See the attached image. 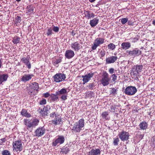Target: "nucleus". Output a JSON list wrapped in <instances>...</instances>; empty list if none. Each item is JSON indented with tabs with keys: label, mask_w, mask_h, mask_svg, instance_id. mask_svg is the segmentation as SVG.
<instances>
[{
	"label": "nucleus",
	"mask_w": 155,
	"mask_h": 155,
	"mask_svg": "<svg viewBox=\"0 0 155 155\" xmlns=\"http://www.w3.org/2000/svg\"><path fill=\"white\" fill-rule=\"evenodd\" d=\"M99 20L97 18H94L90 21V24L92 27L96 26L98 23Z\"/></svg>",
	"instance_id": "a878e982"
},
{
	"label": "nucleus",
	"mask_w": 155,
	"mask_h": 155,
	"mask_svg": "<svg viewBox=\"0 0 155 155\" xmlns=\"http://www.w3.org/2000/svg\"><path fill=\"white\" fill-rule=\"evenodd\" d=\"M128 21V18H123L121 19V22L123 25L125 24Z\"/></svg>",
	"instance_id": "58836bf2"
},
{
	"label": "nucleus",
	"mask_w": 155,
	"mask_h": 155,
	"mask_svg": "<svg viewBox=\"0 0 155 155\" xmlns=\"http://www.w3.org/2000/svg\"><path fill=\"white\" fill-rule=\"evenodd\" d=\"M46 100L45 99H43L41 100L40 102V104L41 105H43L46 104Z\"/></svg>",
	"instance_id": "49530a36"
},
{
	"label": "nucleus",
	"mask_w": 155,
	"mask_h": 155,
	"mask_svg": "<svg viewBox=\"0 0 155 155\" xmlns=\"http://www.w3.org/2000/svg\"><path fill=\"white\" fill-rule=\"evenodd\" d=\"M94 74L93 73H88L84 76H82L83 78V84L88 82L94 76Z\"/></svg>",
	"instance_id": "2eb2a0df"
},
{
	"label": "nucleus",
	"mask_w": 155,
	"mask_h": 155,
	"mask_svg": "<svg viewBox=\"0 0 155 155\" xmlns=\"http://www.w3.org/2000/svg\"><path fill=\"white\" fill-rule=\"evenodd\" d=\"M33 125L34 126H37L39 123V120L38 119H34L33 120Z\"/></svg>",
	"instance_id": "37998d69"
},
{
	"label": "nucleus",
	"mask_w": 155,
	"mask_h": 155,
	"mask_svg": "<svg viewBox=\"0 0 155 155\" xmlns=\"http://www.w3.org/2000/svg\"><path fill=\"white\" fill-rule=\"evenodd\" d=\"M43 95L45 97H48L49 96H50V95L48 92L44 94Z\"/></svg>",
	"instance_id": "5fc2aeb1"
},
{
	"label": "nucleus",
	"mask_w": 155,
	"mask_h": 155,
	"mask_svg": "<svg viewBox=\"0 0 155 155\" xmlns=\"http://www.w3.org/2000/svg\"><path fill=\"white\" fill-rule=\"evenodd\" d=\"M113 144L114 146H117L118 145V142L119 140L118 138H115L113 139Z\"/></svg>",
	"instance_id": "e433bc0d"
},
{
	"label": "nucleus",
	"mask_w": 155,
	"mask_h": 155,
	"mask_svg": "<svg viewBox=\"0 0 155 155\" xmlns=\"http://www.w3.org/2000/svg\"><path fill=\"white\" fill-rule=\"evenodd\" d=\"M127 53L130 57H135L140 55L141 51L138 48H135L132 50H128L126 51Z\"/></svg>",
	"instance_id": "6e6552de"
},
{
	"label": "nucleus",
	"mask_w": 155,
	"mask_h": 155,
	"mask_svg": "<svg viewBox=\"0 0 155 155\" xmlns=\"http://www.w3.org/2000/svg\"><path fill=\"white\" fill-rule=\"evenodd\" d=\"M110 80V79L109 77V75L108 73L106 71H103L100 80V82L101 84L104 86L108 85L109 84Z\"/></svg>",
	"instance_id": "f03ea898"
},
{
	"label": "nucleus",
	"mask_w": 155,
	"mask_h": 155,
	"mask_svg": "<svg viewBox=\"0 0 155 155\" xmlns=\"http://www.w3.org/2000/svg\"><path fill=\"white\" fill-rule=\"evenodd\" d=\"M29 57H27L26 58L23 57L21 59V61L22 62L26 65L28 69H30L31 68V64L29 61Z\"/></svg>",
	"instance_id": "6ab92c4d"
},
{
	"label": "nucleus",
	"mask_w": 155,
	"mask_h": 155,
	"mask_svg": "<svg viewBox=\"0 0 155 155\" xmlns=\"http://www.w3.org/2000/svg\"><path fill=\"white\" fill-rule=\"evenodd\" d=\"M21 17L18 16H17L15 19V23L16 25H19V24L21 22Z\"/></svg>",
	"instance_id": "f704fd0d"
},
{
	"label": "nucleus",
	"mask_w": 155,
	"mask_h": 155,
	"mask_svg": "<svg viewBox=\"0 0 155 155\" xmlns=\"http://www.w3.org/2000/svg\"><path fill=\"white\" fill-rule=\"evenodd\" d=\"M109 112L105 111L103 112L101 114V117L105 120H109L110 119V117L109 115Z\"/></svg>",
	"instance_id": "bb28decb"
},
{
	"label": "nucleus",
	"mask_w": 155,
	"mask_h": 155,
	"mask_svg": "<svg viewBox=\"0 0 155 155\" xmlns=\"http://www.w3.org/2000/svg\"><path fill=\"white\" fill-rule=\"evenodd\" d=\"M1 72H2V71H0V74L1 73Z\"/></svg>",
	"instance_id": "774afa93"
},
{
	"label": "nucleus",
	"mask_w": 155,
	"mask_h": 155,
	"mask_svg": "<svg viewBox=\"0 0 155 155\" xmlns=\"http://www.w3.org/2000/svg\"><path fill=\"white\" fill-rule=\"evenodd\" d=\"M91 92H90V93H89L88 94V95H91Z\"/></svg>",
	"instance_id": "338daca9"
},
{
	"label": "nucleus",
	"mask_w": 155,
	"mask_h": 155,
	"mask_svg": "<svg viewBox=\"0 0 155 155\" xmlns=\"http://www.w3.org/2000/svg\"><path fill=\"white\" fill-rule=\"evenodd\" d=\"M84 125V120L83 119H81L79 120L78 123L74 125L72 130L77 132H79L82 130Z\"/></svg>",
	"instance_id": "7ed1b4c3"
},
{
	"label": "nucleus",
	"mask_w": 155,
	"mask_h": 155,
	"mask_svg": "<svg viewBox=\"0 0 155 155\" xmlns=\"http://www.w3.org/2000/svg\"><path fill=\"white\" fill-rule=\"evenodd\" d=\"M100 54L101 57V58L103 57L105 55V52L104 51V50L103 49L101 51Z\"/></svg>",
	"instance_id": "de8ad7c7"
},
{
	"label": "nucleus",
	"mask_w": 155,
	"mask_h": 155,
	"mask_svg": "<svg viewBox=\"0 0 155 155\" xmlns=\"http://www.w3.org/2000/svg\"><path fill=\"white\" fill-rule=\"evenodd\" d=\"M54 82L59 83L64 81L66 78L65 74L63 73H57L53 77Z\"/></svg>",
	"instance_id": "39448f33"
},
{
	"label": "nucleus",
	"mask_w": 155,
	"mask_h": 155,
	"mask_svg": "<svg viewBox=\"0 0 155 155\" xmlns=\"http://www.w3.org/2000/svg\"><path fill=\"white\" fill-rule=\"evenodd\" d=\"M137 89L135 87L129 86L127 87L125 90V93L129 95H134L137 92Z\"/></svg>",
	"instance_id": "1a4fd4ad"
},
{
	"label": "nucleus",
	"mask_w": 155,
	"mask_h": 155,
	"mask_svg": "<svg viewBox=\"0 0 155 155\" xmlns=\"http://www.w3.org/2000/svg\"><path fill=\"white\" fill-rule=\"evenodd\" d=\"M67 88H63L60 91H56V93L59 96H60V98L62 100L64 101L67 99V94L69 92L67 91Z\"/></svg>",
	"instance_id": "20e7f679"
},
{
	"label": "nucleus",
	"mask_w": 155,
	"mask_h": 155,
	"mask_svg": "<svg viewBox=\"0 0 155 155\" xmlns=\"http://www.w3.org/2000/svg\"><path fill=\"white\" fill-rule=\"evenodd\" d=\"M144 135L143 134H140L139 135V138L141 139H142Z\"/></svg>",
	"instance_id": "13d9d810"
},
{
	"label": "nucleus",
	"mask_w": 155,
	"mask_h": 155,
	"mask_svg": "<svg viewBox=\"0 0 155 155\" xmlns=\"http://www.w3.org/2000/svg\"><path fill=\"white\" fill-rule=\"evenodd\" d=\"M45 132V129L43 127H40L36 129L35 133L36 136L40 137L43 135Z\"/></svg>",
	"instance_id": "f8f14e48"
},
{
	"label": "nucleus",
	"mask_w": 155,
	"mask_h": 155,
	"mask_svg": "<svg viewBox=\"0 0 155 155\" xmlns=\"http://www.w3.org/2000/svg\"><path fill=\"white\" fill-rule=\"evenodd\" d=\"M2 155H11L10 153L7 150L3 151L2 152Z\"/></svg>",
	"instance_id": "4c0bfd02"
},
{
	"label": "nucleus",
	"mask_w": 155,
	"mask_h": 155,
	"mask_svg": "<svg viewBox=\"0 0 155 155\" xmlns=\"http://www.w3.org/2000/svg\"><path fill=\"white\" fill-rule=\"evenodd\" d=\"M101 151L99 149H92L88 153L89 155H99Z\"/></svg>",
	"instance_id": "aec40b11"
},
{
	"label": "nucleus",
	"mask_w": 155,
	"mask_h": 155,
	"mask_svg": "<svg viewBox=\"0 0 155 155\" xmlns=\"http://www.w3.org/2000/svg\"><path fill=\"white\" fill-rule=\"evenodd\" d=\"M96 0H89L90 2H93L95 1Z\"/></svg>",
	"instance_id": "680f3d73"
},
{
	"label": "nucleus",
	"mask_w": 155,
	"mask_h": 155,
	"mask_svg": "<svg viewBox=\"0 0 155 155\" xmlns=\"http://www.w3.org/2000/svg\"><path fill=\"white\" fill-rule=\"evenodd\" d=\"M81 46L78 41H76L71 44V48L75 51H78L81 48Z\"/></svg>",
	"instance_id": "ddd939ff"
},
{
	"label": "nucleus",
	"mask_w": 155,
	"mask_h": 155,
	"mask_svg": "<svg viewBox=\"0 0 155 155\" xmlns=\"http://www.w3.org/2000/svg\"><path fill=\"white\" fill-rule=\"evenodd\" d=\"M2 58H0V68H1L2 64Z\"/></svg>",
	"instance_id": "4d7b16f0"
},
{
	"label": "nucleus",
	"mask_w": 155,
	"mask_h": 155,
	"mask_svg": "<svg viewBox=\"0 0 155 155\" xmlns=\"http://www.w3.org/2000/svg\"><path fill=\"white\" fill-rule=\"evenodd\" d=\"M24 124L26 126L29 128L31 127V120L28 119H25L24 121Z\"/></svg>",
	"instance_id": "c85d7f7f"
},
{
	"label": "nucleus",
	"mask_w": 155,
	"mask_h": 155,
	"mask_svg": "<svg viewBox=\"0 0 155 155\" xmlns=\"http://www.w3.org/2000/svg\"><path fill=\"white\" fill-rule=\"evenodd\" d=\"M1 140L2 141V142L1 143H3L6 141L5 138H2L1 139Z\"/></svg>",
	"instance_id": "bf43d9fd"
},
{
	"label": "nucleus",
	"mask_w": 155,
	"mask_h": 155,
	"mask_svg": "<svg viewBox=\"0 0 155 155\" xmlns=\"http://www.w3.org/2000/svg\"><path fill=\"white\" fill-rule=\"evenodd\" d=\"M61 61V59L59 58L58 59H57L54 62V64L55 65H56V64H58V63H60Z\"/></svg>",
	"instance_id": "09e8293b"
},
{
	"label": "nucleus",
	"mask_w": 155,
	"mask_h": 155,
	"mask_svg": "<svg viewBox=\"0 0 155 155\" xmlns=\"http://www.w3.org/2000/svg\"><path fill=\"white\" fill-rule=\"evenodd\" d=\"M117 57L116 56H112L107 58L106 62L107 64H111L114 63L117 59Z\"/></svg>",
	"instance_id": "4be33fe9"
},
{
	"label": "nucleus",
	"mask_w": 155,
	"mask_h": 155,
	"mask_svg": "<svg viewBox=\"0 0 155 155\" xmlns=\"http://www.w3.org/2000/svg\"><path fill=\"white\" fill-rule=\"evenodd\" d=\"M107 47L109 49L112 51L114 50L116 48V45L112 43H110L108 44L107 45Z\"/></svg>",
	"instance_id": "72a5a7b5"
},
{
	"label": "nucleus",
	"mask_w": 155,
	"mask_h": 155,
	"mask_svg": "<svg viewBox=\"0 0 155 155\" xmlns=\"http://www.w3.org/2000/svg\"><path fill=\"white\" fill-rule=\"evenodd\" d=\"M52 33V30L51 28H48L46 34L48 36L51 35Z\"/></svg>",
	"instance_id": "ea45409f"
},
{
	"label": "nucleus",
	"mask_w": 155,
	"mask_h": 155,
	"mask_svg": "<svg viewBox=\"0 0 155 155\" xmlns=\"http://www.w3.org/2000/svg\"><path fill=\"white\" fill-rule=\"evenodd\" d=\"M32 88L34 90H38L39 88L38 84L35 82L32 83Z\"/></svg>",
	"instance_id": "c9c22d12"
},
{
	"label": "nucleus",
	"mask_w": 155,
	"mask_h": 155,
	"mask_svg": "<svg viewBox=\"0 0 155 155\" xmlns=\"http://www.w3.org/2000/svg\"><path fill=\"white\" fill-rule=\"evenodd\" d=\"M132 40V42L133 43H135L138 40V39L137 37H135L131 39Z\"/></svg>",
	"instance_id": "3c124183"
},
{
	"label": "nucleus",
	"mask_w": 155,
	"mask_h": 155,
	"mask_svg": "<svg viewBox=\"0 0 155 155\" xmlns=\"http://www.w3.org/2000/svg\"><path fill=\"white\" fill-rule=\"evenodd\" d=\"M87 93H86V95H85V97H87Z\"/></svg>",
	"instance_id": "69168bd1"
},
{
	"label": "nucleus",
	"mask_w": 155,
	"mask_h": 155,
	"mask_svg": "<svg viewBox=\"0 0 155 155\" xmlns=\"http://www.w3.org/2000/svg\"><path fill=\"white\" fill-rule=\"evenodd\" d=\"M84 14L85 17L87 19H91L94 17V13L90 11H84Z\"/></svg>",
	"instance_id": "412c9836"
},
{
	"label": "nucleus",
	"mask_w": 155,
	"mask_h": 155,
	"mask_svg": "<svg viewBox=\"0 0 155 155\" xmlns=\"http://www.w3.org/2000/svg\"><path fill=\"white\" fill-rule=\"evenodd\" d=\"M65 139L64 137L62 136H58V138L56 139L53 142V145L56 146H58L63 143Z\"/></svg>",
	"instance_id": "9d476101"
},
{
	"label": "nucleus",
	"mask_w": 155,
	"mask_h": 155,
	"mask_svg": "<svg viewBox=\"0 0 155 155\" xmlns=\"http://www.w3.org/2000/svg\"><path fill=\"white\" fill-rule=\"evenodd\" d=\"M111 111L112 112H114V111L115 110V107L114 106H112L111 107Z\"/></svg>",
	"instance_id": "6e6d98bb"
},
{
	"label": "nucleus",
	"mask_w": 155,
	"mask_h": 155,
	"mask_svg": "<svg viewBox=\"0 0 155 155\" xmlns=\"http://www.w3.org/2000/svg\"><path fill=\"white\" fill-rule=\"evenodd\" d=\"M20 40V38L17 36H15L13 38L12 40V42L14 44H17L19 42Z\"/></svg>",
	"instance_id": "473e14b6"
},
{
	"label": "nucleus",
	"mask_w": 155,
	"mask_h": 155,
	"mask_svg": "<svg viewBox=\"0 0 155 155\" xmlns=\"http://www.w3.org/2000/svg\"><path fill=\"white\" fill-rule=\"evenodd\" d=\"M152 24L153 25H155V20H154L152 21Z\"/></svg>",
	"instance_id": "e2e57ef3"
},
{
	"label": "nucleus",
	"mask_w": 155,
	"mask_h": 155,
	"mask_svg": "<svg viewBox=\"0 0 155 155\" xmlns=\"http://www.w3.org/2000/svg\"><path fill=\"white\" fill-rule=\"evenodd\" d=\"M50 109V106L47 105L46 107H44L42 109H41L40 113L43 116L47 115L48 114V111Z\"/></svg>",
	"instance_id": "f3484780"
},
{
	"label": "nucleus",
	"mask_w": 155,
	"mask_h": 155,
	"mask_svg": "<svg viewBox=\"0 0 155 155\" xmlns=\"http://www.w3.org/2000/svg\"><path fill=\"white\" fill-rule=\"evenodd\" d=\"M74 55V53L71 50H67L65 53V56L67 58L69 59L73 58Z\"/></svg>",
	"instance_id": "a211bd4d"
},
{
	"label": "nucleus",
	"mask_w": 155,
	"mask_h": 155,
	"mask_svg": "<svg viewBox=\"0 0 155 155\" xmlns=\"http://www.w3.org/2000/svg\"><path fill=\"white\" fill-rule=\"evenodd\" d=\"M114 69L113 68H111L109 69V71L110 74H112L114 72Z\"/></svg>",
	"instance_id": "603ef678"
},
{
	"label": "nucleus",
	"mask_w": 155,
	"mask_h": 155,
	"mask_svg": "<svg viewBox=\"0 0 155 155\" xmlns=\"http://www.w3.org/2000/svg\"><path fill=\"white\" fill-rule=\"evenodd\" d=\"M148 124L145 121H143L140 123L139 125L140 130H146L148 127Z\"/></svg>",
	"instance_id": "393cba45"
},
{
	"label": "nucleus",
	"mask_w": 155,
	"mask_h": 155,
	"mask_svg": "<svg viewBox=\"0 0 155 155\" xmlns=\"http://www.w3.org/2000/svg\"><path fill=\"white\" fill-rule=\"evenodd\" d=\"M13 149L14 151L20 152L22 149V145L20 140H17L13 142L12 143Z\"/></svg>",
	"instance_id": "423d86ee"
},
{
	"label": "nucleus",
	"mask_w": 155,
	"mask_h": 155,
	"mask_svg": "<svg viewBox=\"0 0 155 155\" xmlns=\"http://www.w3.org/2000/svg\"><path fill=\"white\" fill-rule=\"evenodd\" d=\"M52 30H53V31L55 32H58L59 30V28L57 26H54L52 28Z\"/></svg>",
	"instance_id": "a18cd8bd"
},
{
	"label": "nucleus",
	"mask_w": 155,
	"mask_h": 155,
	"mask_svg": "<svg viewBox=\"0 0 155 155\" xmlns=\"http://www.w3.org/2000/svg\"><path fill=\"white\" fill-rule=\"evenodd\" d=\"M8 75L7 74H0V85L2 82L7 81Z\"/></svg>",
	"instance_id": "5701e85b"
},
{
	"label": "nucleus",
	"mask_w": 155,
	"mask_h": 155,
	"mask_svg": "<svg viewBox=\"0 0 155 155\" xmlns=\"http://www.w3.org/2000/svg\"><path fill=\"white\" fill-rule=\"evenodd\" d=\"M131 45L130 43L127 42L122 43L121 44V48L123 50H126L130 47Z\"/></svg>",
	"instance_id": "b1692460"
},
{
	"label": "nucleus",
	"mask_w": 155,
	"mask_h": 155,
	"mask_svg": "<svg viewBox=\"0 0 155 155\" xmlns=\"http://www.w3.org/2000/svg\"><path fill=\"white\" fill-rule=\"evenodd\" d=\"M56 115H59L58 114H55V112L52 113L51 114H50V117H53L55 116V118L56 117Z\"/></svg>",
	"instance_id": "864d4df0"
},
{
	"label": "nucleus",
	"mask_w": 155,
	"mask_h": 155,
	"mask_svg": "<svg viewBox=\"0 0 155 155\" xmlns=\"http://www.w3.org/2000/svg\"><path fill=\"white\" fill-rule=\"evenodd\" d=\"M118 136L122 141H124L129 139L130 135L128 132L122 131L119 134Z\"/></svg>",
	"instance_id": "9b49d317"
},
{
	"label": "nucleus",
	"mask_w": 155,
	"mask_h": 155,
	"mask_svg": "<svg viewBox=\"0 0 155 155\" xmlns=\"http://www.w3.org/2000/svg\"><path fill=\"white\" fill-rule=\"evenodd\" d=\"M27 9L28 12L30 13H32L33 12L34 8L32 6H29L28 7Z\"/></svg>",
	"instance_id": "79ce46f5"
},
{
	"label": "nucleus",
	"mask_w": 155,
	"mask_h": 155,
	"mask_svg": "<svg viewBox=\"0 0 155 155\" xmlns=\"http://www.w3.org/2000/svg\"><path fill=\"white\" fill-rule=\"evenodd\" d=\"M21 0H16V1H17V2H20Z\"/></svg>",
	"instance_id": "0e129e2a"
},
{
	"label": "nucleus",
	"mask_w": 155,
	"mask_h": 155,
	"mask_svg": "<svg viewBox=\"0 0 155 155\" xmlns=\"http://www.w3.org/2000/svg\"><path fill=\"white\" fill-rule=\"evenodd\" d=\"M143 66L142 65H134L132 68L131 74L133 77L137 78L140 73L143 71Z\"/></svg>",
	"instance_id": "f257e3e1"
},
{
	"label": "nucleus",
	"mask_w": 155,
	"mask_h": 155,
	"mask_svg": "<svg viewBox=\"0 0 155 155\" xmlns=\"http://www.w3.org/2000/svg\"><path fill=\"white\" fill-rule=\"evenodd\" d=\"M34 76L32 74H24L21 76V81L26 82L29 81Z\"/></svg>",
	"instance_id": "dca6fc26"
},
{
	"label": "nucleus",
	"mask_w": 155,
	"mask_h": 155,
	"mask_svg": "<svg viewBox=\"0 0 155 155\" xmlns=\"http://www.w3.org/2000/svg\"><path fill=\"white\" fill-rule=\"evenodd\" d=\"M61 118L59 115H56V117L52 121V123L55 125H61Z\"/></svg>",
	"instance_id": "4468645a"
},
{
	"label": "nucleus",
	"mask_w": 155,
	"mask_h": 155,
	"mask_svg": "<svg viewBox=\"0 0 155 155\" xmlns=\"http://www.w3.org/2000/svg\"><path fill=\"white\" fill-rule=\"evenodd\" d=\"M31 127H34V125H33V120H31Z\"/></svg>",
	"instance_id": "052dcab7"
},
{
	"label": "nucleus",
	"mask_w": 155,
	"mask_h": 155,
	"mask_svg": "<svg viewBox=\"0 0 155 155\" xmlns=\"http://www.w3.org/2000/svg\"><path fill=\"white\" fill-rule=\"evenodd\" d=\"M151 143L152 146L155 148V135L153 136L152 138Z\"/></svg>",
	"instance_id": "a19ab883"
},
{
	"label": "nucleus",
	"mask_w": 155,
	"mask_h": 155,
	"mask_svg": "<svg viewBox=\"0 0 155 155\" xmlns=\"http://www.w3.org/2000/svg\"><path fill=\"white\" fill-rule=\"evenodd\" d=\"M69 151V148L67 147H64L62 148L61 151V153H67Z\"/></svg>",
	"instance_id": "2f4dec72"
},
{
	"label": "nucleus",
	"mask_w": 155,
	"mask_h": 155,
	"mask_svg": "<svg viewBox=\"0 0 155 155\" xmlns=\"http://www.w3.org/2000/svg\"><path fill=\"white\" fill-rule=\"evenodd\" d=\"M58 95L55 94H52L50 96V98H51L53 101H57L58 100Z\"/></svg>",
	"instance_id": "cd10ccee"
},
{
	"label": "nucleus",
	"mask_w": 155,
	"mask_h": 155,
	"mask_svg": "<svg viewBox=\"0 0 155 155\" xmlns=\"http://www.w3.org/2000/svg\"><path fill=\"white\" fill-rule=\"evenodd\" d=\"M104 42V39L103 38H97L94 41L93 45L92 47L93 50L96 49L97 47L103 44Z\"/></svg>",
	"instance_id": "0eeeda50"
},
{
	"label": "nucleus",
	"mask_w": 155,
	"mask_h": 155,
	"mask_svg": "<svg viewBox=\"0 0 155 155\" xmlns=\"http://www.w3.org/2000/svg\"><path fill=\"white\" fill-rule=\"evenodd\" d=\"M110 89L111 90L110 91V94L112 95L113 96H115L117 94V90L116 88H111Z\"/></svg>",
	"instance_id": "7c9ffc66"
},
{
	"label": "nucleus",
	"mask_w": 155,
	"mask_h": 155,
	"mask_svg": "<svg viewBox=\"0 0 155 155\" xmlns=\"http://www.w3.org/2000/svg\"><path fill=\"white\" fill-rule=\"evenodd\" d=\"M111 77L112 78V80L113 81L115 82L117 79V76L115 74H112L111 76Z\"/></svg>",
	"instance_id": "c03bdc74"
},
{
	"label": "nucleus",
	"mask_w": 155,
	"mask_h": 155,
	"mask_svg": "<svg viewBox=\"0 0 155 155\" xmlns=\"http://www.w3.org/2000/svg\"><path fill=\"white\" fill-rule=\"evenodd\" d=\"M21 114L24 116L26 117H29L31 115L27 112V111L25 109H23L21 112Z\"/></svg>",
	"instance_id": "c756f323"
},
{
	"label": "nucleus",
	"mask_w": 155,
	"mask_h": 155,
	"mask_svg": "<svg viewBox=\"0 0 155 155\" xmlns=\"http://www.w3.org/2000/svg\"><path fill=\"white\" fill-rule=\"evenodd\" d=\"M94 87V84L93 83H91L89 84L87 87L89 88V89H92Z\"/></svg>",
	"instance_id": "8fccbe9b"
}]
</instances>
